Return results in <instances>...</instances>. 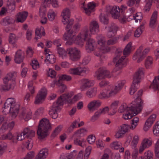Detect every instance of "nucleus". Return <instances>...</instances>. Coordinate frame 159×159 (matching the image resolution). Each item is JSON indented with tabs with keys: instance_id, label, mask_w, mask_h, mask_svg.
<instances>
[{
	"instance_id": "f257e3e1",
	"label": "nucleus",
	"mask_w": 159,
	"mask_h": 159,
	"mask_svg": "<svg viewBox=\"0 0 159 159\" xmlns=\"http://www.w3.org/2000/svg\"><path fill=\"white\" fill-rule=\"evenodd\" d=\"M132 104L130 107H128L125 103L123 104L120 107L118 111L120 113H124L123 117L124 119H130L141 111L143 102L140 99H137L132 102Z\"/></svg>"
},
{
	"instance_id": "f03ea898",
	"label": "nucleus",
	"mask_w": 159,
	"mask_h": 159,
	"mask_svg": "<svg viewBox=\"0 0 159 159\" xmlns=\"http://www.w3.org/2000/svg\"><path fill=\"white\" fill-rule=\"evenodd\" d=\"M90 34L88 29L86 28H84L77 37L72 30H69L64 34L63 38L64 40L67 41L66 43V45H70L75 42L82 47L84 41L89 37Z\"/></svg>"
},
{
	"instance_id": "7ed1b4c3",
	"label": "nucleus",
	"mask_w": 159,
	"mask_h": 159,
	"mask_svg": "<svg viewBox=\"0 0 159 159\" xmlns=\"http://www.w3.org/2000/svg\"><path fill=\"white\" fill-rule=\"evenodd\" d=\"M20 107V104L16 102L15 98H8L4 103L3 111L5 114L10 113V116L12 118L14 119L18 114Z\"/></svg>"
},
{
	"instance_id": "20e7f679",
	"label": "nucleus",
	"mask_w": 159,
	"mask_h": 159,
	"mask_svg": "<svg viewBox=\"0 0 159 159\" xmlns=\"http://www.w3.org/2000/svg\"><path fill=\"white\" fill-rule=\"evenodd\" d=\"M52 129V125L49 120H40L37 130L38 138L43 139L49 134Z\"/></svg>"
},
{
	"instance_id": "39448f33",
	"label": "nucleus",
	"mask_w": 159,
	"mask_h": 159,
	"mask_svg": "<svg viewBox=\"0 0 159 159\" xmlns=\"http://www.w3.org/2000/svg\"><path fill=\"white\" fill-rule=\"evenodd\" d=\"M124 83V81H118L114 87L107 89L106 92L101 93L98 96V98L100 99H106L115 95L121 90Z\"/></svg>"
},
{
	"instance_id": "423d86ee",
	"label": "nucleus",
	"mask_w": 159,
	"mask_h": 159,
	"mask_svg": "<svg viewBox=\"0 0 159 159\" xmlns=\"http://www.w3.org/2000/svg\"><path fill=\"white\" fill-rule=\"evenodd\" d=\"M17 76V73L12 72L8 73L3 79L4 87L3 90L8 91L10 89H13L15 85V80Z\"/></svg>"
},
{
	"instance_id": "0eeeda50",
	"label": "nucleus",
	"mask_w": 159,
	"mask_h": 159,
	"mask_svg": "<svg viewBox=\"0 0 159 159\" xmlns=\"http://www.w3.org/2000/svg\"><path fill=\"white\" fill-rule=\"evenodd\" d=\"M127 8V7L124 5H122L120 7L117 6L112 7L108 5L106 7V11L107 14H111L113 18L116 19L121 13L125 12Z\"/></svg>"
},
{
	"instance_id": "6e6552de",
	"label": "nucleus",
	"mask_w": 159,
	"mask_h": 159,
	"mask_svg": "<svg viewBox=\"0 0 159 159\" xmlns=\"http://www.w3.org/2000/svg\"><path fill=\"white\" fill-rule=\"evenodd\" d=\"M122 53V50L120 49H118L115 52V57L113 59V62L116 63L115 65V70H118L123 67L124 60L125 57V56H122L120 57Z\"/></svg>"
},
{
	"instance_id": "1a4fd4ad",
	"label": "nucleus",
	"mask_w": 159,
	"mask_h": 159,
	"mask_svg": "<svg viewBox=\"0 0 159 159\" xmlns=\"http://www.w3.org/2000/svg\"><path fill=\"white\" fill-rule=\"evenodd\" d=\"M143 48L142 46H140L133 57V59L134 60L138 59L137 60L138 63H139L142 61L150 51V48H147L142 52Z\"/></svg>"
},
{
	"instance_id": "9d476101",
	"label": "nucleus",
	"mask_w": 159,
	"mask_h": 159,
	"mask_svg": "<svg viewBox=\"0 0 159 159\" xmlns=\"http://www.w3.org/2000/svg\"><path fill=\"white\" fill-rule=\"evenodd\" d=\"M60 98H59L57 101L53 103L52 107V110L49 112V115L53 119H56L57 118V112L60 110L61 109V107L63 105L62 101L60 100Z\"/></svg>"
},
{
	"instance_id": "9b49d317",
	"label": "nucleus",
	"mask_w": 159,
	"mask_h": 159,
	"mask_svg": "<svg viewBox=\"0 0 159 159\" xmlns=\"http://www.w3.org/2000/svg\"><path fill=\"white\" fill-rule=\"evenodd\" d=\"M73 95L72 93L64 94L59 98H61L60 100L62 101L63 104L66 103L71 105L79 100V97L76 95L74 96L72 99H71Z\"/></svg>"
},
{
	"instance_id": "f8f14e48",
	"label": "nucleus",
	"mask_w": 159,
	"mask_h": 159,
	"mask_svg": "<svg viewBox=\"0 0 159 159\" xmlns=\"http://www.w3.org/2000/svg\"><path fill=\"white\" fill-rule=\"evenodd\" d=\"M70 58L72 61H76L80 57V51L75 48H70L67 49Z\"/></svg>"
},
{
	"instance_id": "ddd939ff",
	"label": "nucleus",
	"mask_w": 159,
	"mask_h": 159,
	"mask_svg": "<svg viewBox=\"0 0 159 159\" xmlns=\"http://www.w3.org/2000/svg\"><path fill=\"white\" fill-rule=\"evenodd\" d=\"M129 125L127 124H123L118 128V130L115 135L116 138L119 139L129 131Z\"/></svg>"
},
{
	"instance_id": "4468645a",
	"label": "nucleus",
	"mask_w": 159,
	"mask_h": 159,
	"mask_svg": "<svg viewBox=\"0 0 159 159\" xmlns=\"http://www.w3.org/2000/svg\"><path fill=\"white\" fill-rule=\"evenodd\" d=\"M47 90L46 88H43L39 92L35 98L34 103L35 104L41 103L44 100L47 95Z\"/></svg>"
},
{
	"instance_id": "2eb2a0df",
	"label": "nucleus",
	"mask_w": 159,
	"mask_h": 159,
	"mask_svg": "<svg viewBox=\"0 0 159 159\" xmlns=\"http://www.w3.org/2000/svg\"><path fill=\"white\" fill-rule=\"evenodd\" d=\"M102 102L98 99L94 100L90 102L87 105L88 110L93 112L97 110L101 106Z\"/></svg>"
},
{
	"instance_id": "dca6fc26",
	"label": "nucleus",
	"mask_w": 159,
	"mask_h": 159,
	"mask_svg": "<svg viewBox=\"0 0 159 159\" xmlns=\"http://www.w3.org/2000/svg\"><path fill=\"white\" fill-rule=\"evenodd\" d=\"M89 71L88 69L85 68L81 67L70 69L68 72L70 74L73 75H81L82 73H87Z\"/></svg>"
},
{
	"instance_id": "f3484780",
	"label": "nucleus",
	"mask_w": 159,
	"mask_h": 159,
	"mask_svg": "<svg viewBox=\"0 0 159 159\" xmlns=\"http://www.w3.org/2000/svg\"><path fill=\"white\" fill-rule=\"evenodd\" d=\"M87 40L86 45V50L88 52H91L93 51L96 47V43L93 39L89 37L85 40Z\"/></svg>"
},
{
	"instance_id": "a211bd4d",
	"label": "nucleus",
	"mask_w": 159,
	"mask_h": 159,
	"mask_svg": "<svg viewBox=\"0 0 159 159\" xmlns=\"http://www.w3.org/2000/svg\"><path fill=\"white\" fill-rule=\"evenodd\" d=\"M85 28L89 29L86 27H85L84 28ZM89 30L90 31L88 30L89 31L90 33V36L88 38H87L86 39L90 37L91 34H96L99 32V25L98 23L96 21L93 20L90 22V24Z\"/></svg>"
},
{
	"instance_id": "6ab92c4d",
	"label": "nucleus",
	"mask_w": 159,
	"mask_h": 159,
	"mask_svg": "<svg viewBox=\"0 0 159 159\" xmlns=\"http://www.w3.org/2000/svg\"><path fill=\"white\" fill-rule=\"evenodd\" d=\"M25 58V53L21 49L17 50L15 52L14 60L17 64L23 63Z\"/></svg>"
},
{
	"instance_id": "aec40b11",
	"label": "nucleus",
	"mask_w": 159,
	"mask_h": 159,
	"mask_svg": "<svg viewBox=\"0 0 159 159\" xmlns=\"http://www.w3.org/2000/svg\"><path fill=\"white\" fill-rule=\"evenodd\" d=\"M144 69L140 68L135 73L133 77V84H139L141 81V80L143 77L144 76Z\"/></svg>"
},
{
	"instance_id": "412c9836",
	"label": "nucleus",
	"mask_w": 159,
	"mask_h": 159,
	"mask_svg": "<svg viewBox=\"0 0 159 159\" xmlns=\"http://www.w3.org/2000/svg\"><path fill=\"white\" fill-rule=\"evenodd\" d=\"M44 5L39 8V15L40 17L45 16L46 13V7L51 3V0H42Z\"/></svg>"
},
{
	"instance_id": "4be33fe9",
	"label": "nucleus",
	"mask_w": 159,
	"mask_h": 159,
	"mask_svg": "<svg viewBox=\"0 0 159 159\" xmlns=\"http://www.w3.org/2000/svg\"><path fill=\"white\" fill-rule=\"evenodd\" d=\"M28 15V12L26 11L19 12L16 16V21L18 22L23 23L26 20Z\"/></svg>"
},
{
	"instance_id": "5701e85b",
	"label": "nucleus",
	"mask_w": 159,
	"mask_h": 159,
	"mask_svg": "<svg viewBox=\"0 0 159 159\" xmlns=\"http://www.w3.org/2000/svg\"><path fill=\"white\" fill-rule=\"evenodd\" d=\"M96 6V4L95 3L91 2L88 3L87 7H83L85 13L87 15L89 16L92 12L94 11Z\"/></svg>"
},
{
	"instance_id": "b1692460",
	"label": "nucleus",
	"mask_w": 159,
	"mask_h": 159,
	"mask_svg": "<svg viewBox=\"0 0 159 159\" xmlns=\"http://www.w3.org/2000/svg\"><path fill=\"white\" fill-rule=\"evenodd\" d=\"M81 82L82 84L81 89L82 91H84L85 89L89 88L93 85V81L88 79H83L81 80Z\"/></svg>"
},
{
	"instance_id": "393cba45",
	"label": "nucleus",
	"mask_w": 159,
	"mask_h": 159,
	"mask_svg": "<svg viewBox=\"0 0 159 159\" xmlns=\"http://www.w3.org/2000/svg\"><path fill=\"white\" fill-rule=\"evenodd\" d=\"M152 144V142L148 139H145L143 140L141 143L139 149V152L141 153L146 148H148Z\"/></svg>"
},
{
	"instance_id": "a878e982",
	"label": "nucleus",
	"mask_w": 159,
	"mask_h": 159,
	"mask_svg": "<svg viewBox=\"0 0 159 159\" xmlns=\"http://www.w3.org/2000/svg\"><path fill=\"white\" fill-rule=\"evenodd\" d=\"M58 41H56L54 42V44L57 45V50L58 53L59 54L60 56L62 58L64 57H66L67 56V52L63 48L59 47V46H61V44L59 43L58 44Z\"/></svg>"
},
{
	"instance_id": "bb28decb",
	"label": "nucleus",
	"mask_w": 159,
	"mask_h": 159,
	"mask_svg": "<svg viewBox=\"0 0 159 159\" xmlns=\"http://www.w3.org/2000/svg\"><path fill=\"white\" fill-rule=\"evenodd\" d=\"M104 68H99L95 73L94 76L97 80H100L104 79Z\"/></svg>"
},
{
	"instance_id": "cd10ccee",
	"label": "nucleus",
	"mask_w": 159,
	"mask_h": 159,
	"mask_svg": "<svg viewBox=\"0 0 159 159\" xmlns=\"http://www.w3.org/2000/svg\"><path fill=\"white\" fill-rule=\"evenodd\" d=\"M120 104V101L116 100L114 101L110 105V110H112L113 111L112 113L111 112L109 113V115H112L115 114L117 111V107Z\"/></svg>"
},
{
	"instance_id": "c85d7f7f",
	"label": "nucleus",
	"mask_w": 159,
	"mask_h": 159,
	"mask_svg": "<svg viewBox=\"0 0 159 159\" xmlns=\"http://www.w3.org/2000/svg\"><path fill=\"white\" fill-rule=\"evenodd\" d=\"M157 12L155 11L151 16L149 23V26L153 27L155 25L157 22Z\"/></svg>"
},
{
	"instance_id": "c756f323",
	"label": "nucleus",
	"mask_w": 159,
	"mask_h": 159,
	"mask_svg": "<svg viewBox=\"0 0 159 159\" xmlns=\"http://www.w3.org/2000/svg\"><path fill=\"white\" fill-rule=\"evenodd\" d=\"M70 10L67 8H66L63 10L61 14V16L62 17L63 19L62 20V22L66 23V20H67L66 19L67 18H70Z\"/></svg>"
},
{
	"instance_id": "7c9ffc66",
	"label": "nucleus",
	"mask_w": 159,
	"mask_h": 159,
	"mask_svg": "<svg viewBox=\"0 0 159 159\" xmlns=\"http://www.w3.org/2000/svg\"><path fill=\"white\" fill-rule=\"evenodd\" d=\"M132 43L129 42L125 46L123 51V54L125 57L129 55L131 52Z\"/></svg>"
},
{
	"instance_id": "2f4dec72",
	"label": "nucleus",
	"mask_w": 159,
	"mask_h": 159,
	"mask_svg": "<svg viewBox=\"0 0 159 159\" xmlns=\"http://www.w3.org/2000/svg\"><path fill=\"white\" fill-rule=\"evenodd\" d=\"M154 120H146L145 122L143 129L145 131H148L154 123Z\"/></svg>"
},
{
	"instance_id": "473e14b6",
	"label": "nucleus",
	"mask_w": 159,
	"mask_h": 159,
	"mask_svg": "<svg viewBox=\"0 0 159 159\" xmlns=\"http://www.w3.org/2000/svg\"><path fill=\"white\" fill-rule=\"evenodd\" d=\"M144 28L143 25H140V26L135 30L134 34V36L137 38L139 37L142 33Z\"/></svg>"
},
{
	"instance_id": "72a5a7b5",
	"label": "nucleus",
	"mask_w": 159,
	"mask_h": 159,
	"mask_svg": "<svg viewBox=\"0 0 159 159\" xmlns=\"http://www.w3.org/2000/svg\"><path fill=\"white\" fill-rule=\"evenodd\" d=\"M97 93V89L93 87L89 89L86 93V95L90 98L95 96Z\"/></svg>"
},
{
	"instance_id": "f704fd0d",
	"label": "nucleus",
	"mask_w": 159,
	"mask_h": 159,
	"mask_svg": "<svg viewBox=\"0 0 159 159\" xmlns=\"http://www.w3.org/2000/svg\"><path fill=\"white\" fill-rule=\"evenodd\" d=\"M152 61L153 59L152 57L149 56L147 57L145 62V66L146 68L149 69L152 67Z\"/></svg>"
},
{
	"instance_id": "c9c22d12",
	"label": "nucleus",
	"mask_w": 159,
	"mask_h": 159,
	"mask_svg": "<svg viewBox=\"0 0 159 159\" xmlns=\"http://www.w3.org/2000/svg\"><path fill=\"white\" fill-rule=\"evenodd\" d=\"M48 149L46 148H45L42 149L40 151L38 155L43 159H45L48 156Z\"/></svg>"
},
{
	"instance_id": "e433bc0d",
	"label": "nucleus",
	"mask_w": 159,
	"mask_h": 159,
	"mask_svg": "<svg viewBox=\"0 0 159 159\" xmlns=\"http://www.w3.org/2000/svg\"><path fill=\"white\" fill-rule=\"evenodd\" d=\"M56 61V58L55 56L53 54H48L46 56V59L45 60V62H48L49 63L53 64Z\"/></svg>"
},
{
	"instance_id": "4c0bfd02",
	"label": "nucleus",
	"mask_w": 159,
	"mask_h": 159,
	"mask_svg": "<svg viewBox=\"0 0 159 159\" xmlns=\"http://www.w3.org/2000/svg\"><path fill=\"white\" fill-rule=\"evenodd\" d=\"M9 42L10 43L13 45L14 47L16 48H17V46L15 44L16 42V36L14 34H11L9 36Z\"/></svg>"
},
{
	"instance_id": "58836bf2",
	"label": "nucleus",
	"mask_w": 159,
	"mask_h": 159,
	"mask_svg": "<svg viewBox=\"0 0 159 159\" xmlns=\"http://www.w3.org/2000/svg\"><path fill=\"white\" fill-rule=\"evenodd\" d=\"M122 146L121 143L119 141H114L110 144V147L112 149H118Z\"/></svg>"
},
{
	"instance_id": "ea45409f",
	"label": "nucleus",
	"mask_w": 159,
	"mask_h": 159,
	"mask_svg": "<svg viewBox=\"0 0 159 159\" xmlns=\"http://www.w3.org/2000/svg\"><path fill=\"white\" fill-rule=\"evenodd\" d=\"M57 13L52 10H50L48 12V17L49 20L50 21H53L56 16H57Z\"/></svg>"
},
{
	"instance_id": "a19ab883",
	"label": "nucleus",
	"mask_w": 159,
	"mask_h": 159,
	"mask_svg": "<svg viewBox=\"0 0 159 159\" xmlns=\"http://www.w3.org/2000/svg\"><path fill=\"white\" fill-rule=\"evenodd\" d=\"M15 2H13L12 3L8 2L7 7V10L10 12H12L14 10L15 8Z\"/></svg>"
},
{
	"instance_id": "79ce46f5",
	"label": "nucleus",
	"mask_w": 159,
	"mask_h": 159,
	"mask_svg": "<svg viewBox=\"0 0 159 159\" xmlns=\"http://www.w3.org/2000/svg\"><path fill=\"white\" fill-rule=\"evenodd\" d=\"M1 139L2 140L11 139L14 140V138H13V136L12 133L10 131L8 132L7 134H3L1 135Z\"/></svg>"
},
{
	"instance_id": "37998d69",
	"label": "nucleus",
	"mask_w": 159,
	"mask_h": 159,
	"mask_svg": "<svg viewBox=\"0 0 159 159\" xmlns=\"http://www.w3.org/2000/svg\"><path fill=\"white\" fill-rule=\"evenodd\" d=\"M20 117L21 118L25 119H30L32 118V112L30 111L28 112L27 114H25L24 112H22L20 115Z\"/></svg>"
},
{
	"instance_id": "c03bdc74",
	"label": "nucleus",
	"mask_w": 159,
	"mask_h": 159,
	"mask_svg": "<svg viewBox=\"0 0 159 159\" xmlns=\"http://www.w3.org/2000/svg\"><path fill=\"white\" fill-rule=\"evenodd\" d=\"M154 134L157 136L159 135V120L155 124L153 130Z\"/></svg>"
},
{
	"instance_id": "a18cd8bd",
	"label": "nucleus",
	"mask_w": 159,
	"mask_h": 159,
	"mask_svg": "<svg viewBox=\"0 0 159 159\" xmlns=\"http://www.w3.org/2000/svg\"><path fill=\"white\" fill-rule=\"evenodd\" d=\"M67 20H66V23L62 22L64 25H66V28L69 29L70 28L74 23V20L72 19H70V18H66Z\"/></svg>"
},
{
	"instance_id": "49530a36",
	"label": "nucleus",
	"mask_w": 159,
	"mask_h": 159,
	"mask_svg": "<svg viewBox=\"0 0 159 159\" xmlns=\"http://www.w3.org/2000/svg\"><path fill=\"white\" fill-rule=\"evenodd\" d=\"M133 18L135 20L136 22L140 21L142 19V14L140 12H137L135 14L133 15Z\"/></svg>"
},
{
	"instance_id": "de8ad7c7",
	"label": "nucleus",
	"mask_w": 159,
	"mask_h": 159,
	"mask_svg": "<svg viewBox=\"0 0 159 159\" xmlns=\"http://www.w3.org/2000/svg\"><path fill=\"white\" fill-rule=\"evenodd\" d=\"M138 84H139L136 83L133 84V82L130 88V91L129 93L130 94H133L134 93L137 91L138 87L139 86Z\"/></svg>"
},
{
	"instance_id": "09e8293b",
	"label": "nucleus",
	"mask_w": 159,
	"mask_h": 159,
	"mask_svg": "<svg viewBox=\"0 0 159 159\" xmlns=\"http://www.w3.org/2000/svg\"><path fill=\"white\" fill-rule=\"evenodd\" d=\"M108 29L116 33L119 29V27L114 23H111L108 28Z\"/></svg>"
},
{
	"instance_id": "8fccbe9b",
	"label": "nucleus",
	"mask_w": 159,
	"mask_h": 159,
	"mask_svg": "<svg viewBox=\"0 0 159 159\" xmlns=\"http://www.w3.org/2000/svg\"><path fill=\"white\" fill-rule=\"evenodd\" d=\"M86 141L85 140L82 139L80 140H79L77 138L74 140V143L77 145H78L82 147L85 144Z\"/></svg>"
},
{
	"instance_id": "3c124183",
	"label": "nucleus",
	"mask_w": 159,
	"mask_h": 159,
	"mask_svg": "<svg viewBox=\"0 0 159 159\" xmlns=\"http://www.w3.org/2000/svg\"><path fill=\"white\" fill-rule=\"evenodd\" d=\"M124 13H121L118 18L120 22L122 24L125 23L127 20L126 16L124 14Z\"/></svg>"
},
{
	"instance_id": "603ef678",
	"label": "nucleus",
	"mask_w": 159,
	"mask_h": 159,
	"mask_svg": "<svg viewBox=\"0 0 159 159\" xmlns=\"http://www.w3.org/2000/svg\"><path fill=\"white\" fill-rule=\"evenodd\" d=\"M153 0H148L145 5L143 10L145 11H149L152 3Z\"/></svg>"
},
{
	"instance_id": "864d4df0",
	"label": "nucleus",
	"mask_w": 159,
	"mask_h": 159,
	"mask_svg": "<svg viewBox=\"0 0 159 159\" xmlns=\"http://www.w3.org/2000/svg\"><path fill=\"white\" fill-rule=\"evenodd\" d=\"M62 128V126L61 125H59L56 128H55V129L54 130L52 134V136L54 137H56L59 133L61 131V129Z\"/></svg>"
},
{
	"instance_id": "5fc2aeb1",
	"label": "nucleus",
	"mask_w": 159,
	"mask_h": 159,
	"mask_svg": "<svg viewBox=\"0 0 159 159\" xmlns=\"http://www.w3.org/2000/svg\"><path fill=\"white\" fill-rule=\"evenodd\" d=\"M62 128V126L61 125H59L56 128H55V129L54 130L52 134V136L54 137H56L59 133L61 131V129Z\"/></svg>"
},
{
	"instance_id": "6e6d98bb",
	"label": "nucleus",
	"mask_w": 159,
	"mask_h": 159,
	"mask_svg": "<svg viewBox=\"0 0 159 159\" xmlns=\"http://www.w3.org/2000/svg\"><path fill=\"white\" fill-rule=\"evenodd\" d=\"M62 128V126L61 125H59L56 128H55V129L54 130L52 134V136L54 137H56L59 133L61 131V129Z\"/></svg>"
},
{
	"instance_id": "4d7b16f0",
	"label": "nucleus",
	"mask_w": 159,
	"mask_h": 159,
	"mask_svg": "<svg viewBox=\"0 0 159 159\" xmlns=\"http://www.w3.org/2000/svg\"><path fill=\"white\" fill-rule=\"evenodd\" d=\"M62 128V126L61 125H59L56 128H55V129L54 130L52 134V136L54 137H56L59 133L61 131V129Z\"/></svg>"
},
{
	"instance_id": "13d9d810",
	"label": "nucleus",
	"mask_w": 159,
	"mask_h": 159,
	"mask_svg": "<svg viewBox=\"0 0 159 159\" xmlns=\"http://www.w3.org/2000/svg\"><path fill=\"white\" fill-rule=\"evenodd\" d=\"M62 128V126L61 125H59L56 128H55V129L54 130L52 134V136L54 137H56L59 133L61 131V129Z\"/></svg>"
},
{
	"instance_id": "bf43d9fd",
	"label": "nucleus",
	"mask_w": 159,
	"mask_h": 159,
	"mask_svg": "<svg viewBox=\"0 0 159 159\" xmlns=\"http://www.w3.org/2000/svg\"><path fill=\"white\" fill-rule=\"evenodd\" d=\"M10 130H9L7 126V123L6 122L3 123L2 127L0 129V133H3L6 131L10 132Z\"/></svg>"
},
{
	"instance_id": "052dcab7",
	"label": "nucleus",
	"mask_w": 159,
	"mask_h": 159,
	"mask_svg": "<svg viewBox=\"0 0 159 159\" xmlns=\"http://www.w3.org/2000/svg\"><path fill=\"white\" fill-rule=\"evenodd\" d=\"M25 146L26 148L29 150L31 149L33 146V141L30 138L25 143Z\"/></svg>"
},
{
	"instance_id": "680f3d73",
	"label": "nucleus",
	"mask_w": 159,
	"mask_h": 159,
	"mask_svg": "<svg viewBox=\"0 0 159 159\" xmlns=\"http://www.w3.org/2000/svg\"><path fill=\"white\" fill-rule=\"evenodd\" d=\"M25 129H27V133H26V136L28 138H31L34 136L35 134V132L34 131L32 130H30L28 128H26ZM31 139V138H30Z\"/></svg>"
},
{
	"instance_id": "e2e57ef3",
	"label": "nucleus",
	"mask_w": 159,
	"mask_h": 159,
	"mask_svg": "<svg viewBox=\"0 0 159 159\" xmlns=\"http://www.w3.org/2000/svg\"><path fill=\"white\" fill-rule=\"evenodd\" d=\"M106 42L105 38L103 36L101 37L98 41V44L102 47H105L106 45Z\"/></svg>"
},
{
	"instance_id": "0e129e2a",
	"label": "nucleus",
	"mask_w": 159,
	"mask_h": 159,
	"mask_svg": "<svg viewBox=\"0 0 159 159\" xmlns=\"http://www.w3.org/2000/svg\"><path fill=\"white\" fill-rule=\"evenodd\" d=\"M139 122V120H132L130 123L131 125H129V128L132 130H133L136 127L137 125V124Z\"/></svg>"
},
{
	"instance_id": "69168bd1",
	"label": "nucleus",
	"mask_w": 159,
	"mask_h": 159,
	"mask_svg": "<svg viewBox=\"0 0 159 159\" xmlns=\"http://www.w3.org/2000/svg\"><path fill=\"white\" fill-rule=\"evenodd\" d=\"M91 150L92 148L90 147H88L86 148L84 154V159H88V157L91 152Z\"/></svg>"
},
{
	"instance_id": "338daca9",
	"label": "nucleus",
	"mask_w": 159,
	"mask_h": 159,
	"mask_svg": "<svg viewBox=\"0 0 159 159\" xmlns=\"http://www.w3.org/2000/svg\"><path fill=\"white\" fill-rule=\"evenodd\" d=\"M101 22L104 24H107L108 23V19L104 16L102 14L99 16Z\"/></svg>"
},
{
	"instance_id": "774afa93",
	"label": "nucleus",
	"mask_w": 159,
	"mask_h": 159,
	"mask_svg": "<svg viewBox=\"0 0 159 159\" xmlns=\"http://www.w3.org/2000/svg\"><path fill=\"white\" fill-rule=\"evenodd\" d=\"M153 153L150 151H148L145 153L144 156L143 157L144 159H151L152 158Z\"/></svg>"
}]
</instances>
